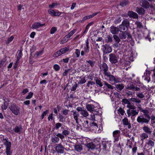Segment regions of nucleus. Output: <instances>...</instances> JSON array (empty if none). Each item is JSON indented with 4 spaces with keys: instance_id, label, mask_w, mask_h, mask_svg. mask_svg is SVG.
Listing matches in <instances>:
<instances>
[{
    "instance_id": "obj_39",
    "label": "nucleus",
    "mask_w": 155,
    "mask_h": 155,
    "mask_svg": "<svg viewBox=\"0 0 155 155\" xmlns=\"http://www.w3.org/2000/svg\"><path fill=\"white\" fill-rule=\"evenodd\" d=\"M52 142L54 143H57L59 140V138L55 136L51 138Z\"/></svg>"
},
{
    "instance_id": "obj_42",
    "label": "nucleus",
    "mask_w": 155,
    "mask_h": 155,
    "mask_svg": "<svg viewBox=\"0 0 155 155\" xmlns=\"http://www.w3.org/2000/svg\"><path fill=\"white\" fill-rule=\"evenodd\" d=\"M107 39V43H112L113 41L112 37L110 35H108L106 37Z\"/></svg>"
},
{
    "instance_id": "obj_38",
    "label": "nucleus",
    "mask_w": 155,
    "mask_h": 155,
    "mask_svg": "<svg viewBox=\"0 0 155 155\" xmlns=\"http://www.w3.org/2000/svg\"><path fill=\"white\" fill-rule=\"evenodd\" d=\"M80 114L82 115L83 117H86L89 115L87 112L86 110H84L82 111V112H81Z\"/></svg>"
},
{
    "instance_id": "obj_23",
    "label": "nucleus",
    "mask_w": 155,
    "mask_h": 155,
    "mask_svg": "<svg viewBox=\"0 0 155 155\" xmlns=\"http://www.w3.org/2000/svg\"><path fill=\"white\" fill-rule=\"evenodd\" d=\"M120 134V131L119 130H116L113 132V135L115 140L117 141L118 140Z\"/></svg>"
},
{
    "instance_id": "obj_48",
    "label": "nucleus",
    "mask_w": 155,
    "mask_h": 155,
    "mask_svg": "<svg viewBox=\"0 0 155 155\" xmlns=\"http://www.w3.org/2000/svg\"><path fill=\"white\" fill-rule=\"evenodd\" d=\"M122 122L124 125H127L129 124L128 119L126 118H124L122 120Z\"/></svg>"
},
{
    "instance_id": "obj_17",
    "label": "nucleus",
    "mask_w": 155,
    "mask_h": 155,
    "mask_svg": "<svg viewBox=\"0 0 155 155\" xmlns=\"http://www.w3.org/2000/svg\"><path fill=\"white\" fill-rule=\"evenodd\" d=\"M55 148V150L58 153H63L64 152L65 148L61 143L58 144Z\"/></svg>"
},
{
    "instance_id": "obj_8",
    "label": "nucleus",
    "mask_w": 155,
    "mask_h": 155,
    "mask_svg": "<svg viewBox=\"0 0 155 155\" xmlns=\"http://www.w3.org/2000/svg\"><path fill=\"white\" fill-rule=\"evenodd\" d=\"M102 50L104 53L108 54L112 51V48L107 43L103 45L102 46Z\"/></svg>"
},
{
    "instance_id": "obj_49",
    "label": "nucleus",
    "mask_w": 155,
    "mask_h": 155,
    "mask_svg": "<svg viewBox=\"0 0 155 155\" xmlns=\"http://www.w3.org/2000/svg\"><path fill=\"white\" fill-rule=\"evenodd\" d=\"M57 28L55 27H52L50 30V33L51 34H54L57 31Z\"/></svg>"
},
{
    "instance_id": "obj_34",
    "label": "nucleus",
    "mask_w": 155,
    "mask_h": 155,
    "mask_svg": "<svg viewBox=\"0 0 155 155\" xmlns=\"http://www.w3.org/2000/svg\"><path fill=\"white\" fill-rule=\"evenodd\" d=\"M128 15L130 18H136V13L132 11H129L128 12Z\"/></svg>"
},
{
    "instance_id": "obj_12",
    "label": "nucleus",
    "mask_w": 155,
    "mask_h": 155,
    "mask_svg": "<svg viewBox=\"0 0 155 155\" xmlns=\"http://www.w3.org/2000/svg\"><path fill=\"white\" fill-rule=\"evenodd\" d=\"M140 4L141 6L145 9H148L152 7V5L147 0H141Z\"/></svg>"
},
{
    "instance_id": "obj_32",
    "label": "nucleus",
    "mask_w": 155,
    "mask_h": 155,
    "mask_svg": "<svg viewBox=\"0 0 155 155\" xmlns=\"http://www.w3.org/2000/svg\"><path fill=\"white\" fill-rule=\"evenodd\" d=\"M113 38L115 42L117 43H119L121 41V39L120 38L119 36H118L116 35H114L113 36Z\"/></svg>"
},
{
    "instance_id": "obj_3",
    "label": "nucleus",
    "mask_w": 155,
    "mask_h": 155,
    "mask_svg": "<svg viewBox=\"0 0 155 155\" xmlns=\"http://www.w3.org/2000/svg\"><path fill=\"white\" fill-rule=\"evenodd\" d=\"M110 146V143L108 141H103L101 145H97V147L99 148V149H98V151H99L100 150V149L106 151H109Z\"/></svg>"
},
{
    "instance_id": "obj_40",
    "label": "nucleus",
    "mask_w": 155,
    "mask_h": 155,
    "mask_svg": "<svg viewBox=\"0 0 155 155\" xmlns=\"http://www.w3.org/2000/svg\"><path fill=\"white\" fill-rule=\"evenodd\" d=\"M69 48L67 47H65L60 49V50L62 54L65 53L69 50Z\"/></svg>"
},
{
    "instance_id": "obj_22",
    "label": "nucleus",
    "mask_w": 155,
    "mask_h": 155,
    "mask_svg": "<svg viewBox=\"0 0 155 155\" xmlns=\"http://www.w3.org/2000/svg\"><path fill=\"white\" fill-rule=\"evenodd\" d=\"M22 127L21 125H19L18 126H16L13 129L15 133H17L18 134H20L21 133H22Z\"/></svg>"
},
{
    "instance_id": "obj_41",
    "label": "nucleus",
    "mask_w": 155,
    "mask_h": 155,
    "mask_svg": "<svg viewBox=\"0 0 155 155\" xmlns=\"http://www.w3.org/2000/svg\"><path fill=\"white\" fill-rule=\"evenodd\" d=\"M73 115L74 116V118L75 120H77V118H78V117L79 116V113L76 111H73Z\"/></svg>"
},
{
    "instance_id": "obj_2",
    "label": "nucleus",
    "mask_w": 155,
    "mask_h": 155,
    "mask_svg": "<svg viewBox=\"0 0 155 155\" xmlns=\"http://www.w3.org/2000/svg\"><path fill=\"white\" fill-rule=\"evenodd\" d=\"M144 85L143 84L141 83L139 78H136V91H139V92H136V95L139 97L140 98H143L144 97V96L143 94V92L144 90Z\"/></svg>"
},
{
    "instance_id": "obj_18",
    "label": "nucleus",
    "mask_w": 155,
    "mask_h": 155,
    "mask_svg": "<svg viewBox=\"0 0 155 155\" xmlns=\"http://www.w3.org/2000/svg\"><path fill=\"white\" fill-rule=\"evenodd\" d=\"M48 12L51 15L53 16H59L62 13V12H55L54 10L52 9L48 10Z\"/></svg>"
},
{
    "instance_id": "obj_35",
    "label": "nucleus",
    "mask_w": 155,
    "mask_h": 155,
    "mask_svg": "<svg viewBox=\"0 0 155 155\" xmlns=\"http://www.w3.org/2000/svg\"><path fill=\"white\" fill-rule=\"evenodd\" d=\"M95 84V83L94 82L89 81H88L86 86L90 88H92V86L94 85Z\"/></svg>"
},
{
    "instance_id": "obj_45",
    "label": "nucleus",
    "mask_w": 155,
    "mask_h": 155,
    "mask_svg": "<svg viewBox=\"0 0 155 155\" xmlns=\"http://www.w3.org/2000/svg\"><path fill=\"white\" fill-rule=\"evenodd\" d=\"M14 38V37L13 36H11L10 38H8L6 42V45H8L11 42Z\"/></svg>"
},
{
    "instance_id": "obj_10",
    "label": "nucleus",
    "mask_w": 155,
    "mask_h": 155,
    "mask_svg": "<svg viewBox=\"0 0 155 155\" xmlns=\"http://www.w3.org/2000/svg\"><path fill=\"white\" fill-rule=\"evenodd\" d=\"M122 33L119 34V36L120 38L123 41H126L127 37L129 39H132L131 35L128 33H126L125 31L121 32Z\"/></svg>"
},
{
    "instance_id": "obj_62",
    "label": "nucleus",
    "mask_w": 155,
    "mask_h": 155,
    "mask_svg": "<svg viewBox=\"0 0 155 155\" xmlns=\"http://www.w3.org/2000/svg\"><path fill=\"white\" fill-rule=\"evenodd\" d=\"M56 135L58 137H60L61 139H63L64 138V135L60 133Z\"/></svg>"
},
{
    "instance_id": "obj_14",
    "label": "nucleus",
    "mask_w": 155,
    "mask_h": 155,
    "mask_svg": "<svg viewBox=\"0 0 155 155\" xmlns=\"http://www.w3.org/2000/svg\"><path fill=\"white\" fill-rule=\"evenodd\" d=\"M86 108L87 110L90 112H94V114H99L98 111L97 110V109H94L95 107L93 104H87L86 105Z\"/></svg>"
},
{
    "instance_id": "obj_55",
    "label": "nucleus",
    "mask_w": 155,
    "mask_h": 155,
    "mask_svg": "<svg viewBox=\"0 0 155 155\" xmlns=\"http://www.w3.org/2000/svg\"><path fill=\"white\" fill-rule=\"evenodd\" d=\"M6 59L5 58H3L2 60L0 61V68L2 66L5 62L6 61Z\"/></svg>"
},
{
    "instance_id": "obj_24",
    "label": "nucleus",
    "mask_w": 155,
    "mask_h": 155,
    "mask_svg": "<svg viewBox=\"0 0 155 155\" xmlns=\"http://www.w3.org/2000/svg\"><path fill=\"white\" fill-rule=\"evenodd\" d=\"M45 25V24H41L39 22H36L32 25V28L34 29H37L40 27L44 26Z\"/></svg>"
},
{
    "instance_id": "obj_36",
    "label": "nucleus",
    "mask_w": 155,
    "mask_h": 155,
    "mask_svg": "<svg viewBox=\"0 0 155 155\" xmlns=\"http://www.w3.org/2000/svg\"><path fill=\"white\" fill-rule=\"evenodd\" d=\"M128 1L127 0H123L120 2V5L122 7H124L128 4Z\"/></svg>"
},
{
    "instance_id": "obj_9",
    "label": "nucleus",
    "mask_w": 155,
    "mask_h": 155,
    "mask_svg": "<svg viewBox=\"0 0 155 155\" xmlns=\"http://www.w3.org/2000/svg\"><path fill=\"white\" fill-rule=\"evenodd\" d=\"M135 89V87L134 85L131 84L125 89L126 93L128 96L132 95L135 92L134 91Z\"/></svg>"
},
{
    "instance_id": "obj_60",
    "label": "nucleus",
    "mask_w": 155,
    "mask_h": 155,
    "mask_svg": "<svg viewBox=\"0 0 155 155\" xmlns=\"http://www.w3.org/2000/svg\"><path fill=\"white\" fill-rule=\"evenodd\" d=\"M53 68L56 71H58L60 69V67L58 65L56 64H54V65Z\"/></svg>"
},
{
    "instance_id": "obj_51",
    "label": "nucleus",
    "mask_w": 155,
    "mask_h": 155,
    "mask_svg": "<svg viewBox=\"0 0 155 155\" xmlns=\"http://www.w3.org/2000/svg\"><path fill=\"white\" fill-rule=\"evenodd\" d=\"M58 117L59 119V121L60 122L63 123V120L65 119L63 115L60 114L59 115Z\"/></svg>"
},
{
    "instance_id": "obj_5",
    "label": "nucleus",
    "mask_w": 155,
    "mask_h": 155,
    "mask_svg": "<svg viewBox=\"0 0 155 155\" xmlns=\"http://www.w3.org/2000/svg\"><path fill=\"white\" fill-rule=\"evenodd\" d=\"M110 83H116L118 82V78L116 76H114L111 74L110 72L104 75Z\"/></svg>"
},
{
    "instance_id": "obj_56",
    "label": "nucleus",
    "mask_w": 155,
    "mask_h": 155,
    "mask_svg": "<svg viewBox=\"0 0 155 155\" xmlns=\"http://www.w3.org/2000/svg\"><path fill=\"white\" fill-rule=\"evenodd\" d=\"M33 94V93L32 92H30L28 95L26 97V99H29L32 97Z\"/></svg>"
},
{
    "instance_id": "obj_46",
    "label": "nucleus",
    "mask_w": 155,
    "mask_h": 155,
    "mask_svg": "<svg viewBox=\"0 0 155 155\" xmlns=\"http://www.w3.org/2000/svg\"><path fill=\"white\" fill-rule=\"evenodd\" d=\"M81 79L79 81L78 84H83L85 83L86 82V80H85L84 78H80Z\"/></svg>"
},
{
    "instance_id": "obj_6",
    "label": "nucleus",
    "mask_w": 155,
    "mask_h": 155,
    "mask_svg": "<svg viewBox=\"0 0 155 155\" xmlns=\"http://www.w3.org/2000/svg\"><path fill=\"white\" fill-rule=\"evenodd\" d=\"M9 108L15 115H17L19 113L20 107L15 103L12 104Z\"/></svg>"
},
{
    "instance_id": "obj_27",
    "label": "nucleus",
    "mask_w": 155,
    "mask_h": 155,
    "mask_svg": "<svg viewBox=\"0 0 155 155\" xmlns=\"http://www.w3.org/2000/svg\"><path fill=\"white\" fill-rule=\"evenodd\" d=\"M143 131L147 134H150L151 133V130L149 127L147 126H144L143 127Z\"/></svg>"
},
{
    "instance_id": "obj_33",
    "label": "nucleus",
    "mask_w": 155,
    "mask_h": 155,
    "mask_svg": "<svg viewBox=\"0 0 155 155\" xmlns=\"http://www.w3.org/2000/svg\"><path fill=\"white\" fill-rule=\"evenodd\" d=\"M74 149L78 152H80L82 150V146L81 145H75Z\"/></svg>"
},
{
    "instance_id": "obj_4",
    "label": "nucleus",
    "mask_w": 155,
    "mask_h": 155,
    "mask_svg": "<svg viewBox=\"0 0 155 155\" xmlns=\"http://www.w3.org/2000/svg\"><path fill=\"white\" fill-rule=\"evenodd\" d=\"M136 25H137L136 28L137 29V32H136V37L139 39H140L142 38V34H143L141 31L143 26L141 23L137 21H136Z\"/></svg>"
},
{
    "instance_id": "obj_26",
    "label": "nucleus",
    "mask_w": 155,
    "mask_h": 155,
    "mask_svg": "<svg viewBox=\"0 0 155 155\" xmlns=\"http://www.w3.org/2000/svg\"><path fill=\"white\" fill-rule=\"evenodd\" d=\"M137 9H136V12L140 15H143L145 13V10L143 8L140 7V8H138L137 7L136 8Z\"/></svg>"
},
{
    "instance_id": "obj_57",
    "label": "nucleus",
    "mask_w": 155,
    "mask_h": 155,
    "mask_svg": "<svg viewBox=\"0 0 155 155\" xmlns=\"http://www.w3.org/2000/svg\"><path fill=\"white\" fill-rule=\"evenodd\" d=\"M62 125L60 123H57L55 125V127L56 129L58 130L59 128L61 127Z\"/></svg>"
},
{
    "instance_id": "obj_37",
    "label": "nucleus",
    "mask_w": 155,
    "mask_h": 155,
    "mask_svg": "<svg viewBox=\"0 0 155 155\" xmlns=\"http://www.w3.org/2000/svg\"><path fill=\"white\" fill-rule=\"evenodd\" d=\"M104 85H105L107 88L109 89H114V87L112 86L111 84H108L106 81H104Z\"/></svg>"
},
{
    "instance_id": "obj_19",
    "label": "nucleus",
    "mask_w": 155,
    "mask_h": 155,
    "mask_svg": "<svg viewBox=\"0 0 155 155\" xmlns=\"http://www.w3.org/2000/svg\"><path fill=\"white\" fill-rule=\"evenodd\" d=\"M119 31H120L119 28L113 26H111L110 28V31L114 35L118 34Z\"/></svg>"
},
{
    "instance_id": "obj_63",
    "label": "nucleus",
    "mask_w": 155,
    "mask_h": 155,
    "mask_svg": "<svg viewBox=\"0 0 155 155\" xmlns=\"http://www.w3.org/2000/svg\"><path fill=\"white\" fill-rule=\"evenodd\" d=\"M43 53V51H41L39 52H37L35 54L34 56L37 57L41 55Z\"/></svg>"
},
{
    "instance_id": "obj_61",
    "label": "nucleus",
    "mask_w": 155,
    "mask_h": 155,
    "mask_svg": "<svg viewBox=\"0 0 155 155\" xmlns=\"http://www.w3.org/2000/svg\"><path fill=\"white\" fill-rule=\"evenodd\" d=\"M84 51L86 53L88 54L89 52V46H86L84 48Z\"/></svg>"
},
{
    "instance_id": "obj_43",
    "label": "nucleus",
    "mask_w": 155,
    "mask_h": 155,
    "mask_svg": "<svg viewBox=\"0 0 155 155\" xmlns=\"http://www.w3.org/2000/svg\"><path fill=\"white\" fill-rule=\"evenodd\" d=\"M122 24L126 26L127 27H128L129 25V21L127 20H124L122 22Z\"/></svg>"
},
{
    "instance_id": "obj_25",
    "label": "nucleus",
    "mask_w": 155,
    "mask_h": 155,
    "mask_svg": "<svg viewBox=\"0 0 155 155\" xmlns=\"http://www.w3.org/2000/svg\"><path fill=\"white\" fill-rule=\"evenodd\" d=\"M87 146L89 149L91 150L96 148L97 149H98V147H96V146L93 143H90L87 144Z\"/></svg>"
},
{
    "instance_id": "obj_20",
    "label": "nucleus",
    "mask_w": 155,
    "mask_h": 155,
    "mask_svg": "<svg viewBox=\"0 0 155 155\" xmlns=\"http://www.w3.org/2000/svg\"><path fill=\"white\" fill-rule=\"evenodd\" d=\"M137 121L139 123L143 124L144 123L148 124L149 122V120L143 117H141L139 116L137 119Z\"/></svg>"
},
{
    "instance_id": "obj_28",
    "label": "nucleus",
    "mask_w": 155,
    "mask_h": 155,
    "mask_svg": "<svg viewBox=\"0 0 155 155\" xmlns=\"http://www.w3.org/2000/svg\"><path fill=\"white\" fill-rule=\"evenodd\" d=\"M119 29L120 31L123 32L122 31H125L126 32L127 30V27L124 25L121 24L119 26Z\"/></svg>"
},
{
    "instance_id": "obj_44",
    "label": "nucleus",
    "mask_w": 155,
    "mask_h": 155,
    "mask_svg": "<svg viewBox=\"0 0 155 155\" xmlns=\"http://www.w3.org/2000/svg\"><path fill=\"white\" fill-rule=\"evenodd\" d=\"M130 101H129L127 99H123L122 101V104L124 105L125 104H127L128 105Z\"/></svg>"
},
{
    "instance_id": "obj_21",
    "label": "nucleus",
    "mask_w": 155,
    "mask_h": 155,
    "mask_svg": "<svg viewBox=\"0 0 155 155\" xmlns=\"http://www.w3.org/2000/svg\"><path fill=\"white\" fill-rule=\"evenodd\" d=\"M94 80L95 81V83L97 87H102L103 86L101 79L100 78L95 77L94 78Z\"/></svg>"
},
{
    "instance_id": "obj_58",
    "label": "nucleus",
    "mask_w": 155,
    "mask_h": 155,
    "mask_svg": "<svg viewBox=\"0 0 155 155\" xmlns=\"http://www.w3.org/2000/svg\"><path fill=\"white\" fill-rule=\"evenodd\" d=\"M60 50H58L54 54V55L55 57H58L62 54Z\"/></svg>"
},
{
    "instance_id": "obj_7",
    "label": "nucleus",
    "mask_w": 155,
    "mask_h": 155,
    "mask_svg": "<svg viewBox=\"0 0 155 155\" xmlns=\"http://www.w3.org/2000/svg\"><path fill=\"white\" fill-rule=\"evenodd\" d=\"M3 140L5 141V142L4 143V144L6 146L7 155H11L12 153L11 151V142H9L8 139H4Z\"/></svg>"
},
{
    "instance_id": "obj_64",
    "label": "nucleus",
    "mask_w": 155,
    "mask_h": 155,
    "mask_svg": "<svg viewBox=\"0 0 155 155\" xmlns=\"http://www.w3.org/2000/svg\"><path fill=\"white\" fill-rule=\"evenodd\" d=\"M22 56V51L21 50H20L19 51V52L18 54V55L17 57V58H19L20 59Z\"/></svg>"
},
{
    "instance_id": "obj_50",
    "label": "nucleus",
    "mask_w": 155,
    "mask_h": 155,
    "mask_svg": "<svg viewBox=\"0 0 155 155\" xmlns=\"http://www.w3.org/2000/svg\"><path fill=\"white\" fill-rule=\"evenodd\" d=\"M78 84L76 83H75V84L71 88V91H74L76 90V88L78 87Z\"/></svg>"
},
{
    "instance_id": "obj_47",
    "label": "nucleus",
    "mask_w": 155,
    "mask_h": 155,
    "mask_svg": "<svg viewBox=\"0 0 155 155\" xmlns=\"http://www.w3.org/2000/svg\"><path fill=\"white\" fill-rule=\"evenodd\" d=\"M70 131L68 130H64L62 132V134L65 136L68 135L70 134Z\"/></svg>"
},
{
    "instance_id": "obj_13",
    "label": "nucleus",
    "mask_w": 155,
    "mask_h": 155,
    "mask_svg": "<svg viewBox=\"0 0 155 155\" xmlns=\"http://www.w3.org/2000/svg\"><path fill=\"white\" fill-rule=\"evenodd\" d=\"M150 71H148L147 68L145 72H144L143 75L142 77L143 78L144 80L147 81L148 82H149L150 80Z\"/></svg>"
},
{
    "instance_id": "obj_1",
    "label": "nucleus",
    "mask_w": 155,
    "mask_h": 155,
    "mask_svg": "<svg viewBox=\"0 0 155 155\" xmlns=\"http://www.w3.org/2000/svg\"><path fill=\"white\" fill-rule=\"evenodd\" d=\"M130 102L128 105H127V107L129 108V109L127 111V113L129 116H131L133 117L136 115V110L135 109V106L134 105V102H136V98H132L129 99Z\"/></svg>"
},
{
    "instance_id": "obj_31",
    "label": "nucleus",
    "mask_w": 155,
    "mask_h": 155,
    "mask_svg": "<svg viewBox=\"0 0 155 155\" xmlns=\"http://www.w3.org/2000/svg\"><path fill=\"white\" fill-rule=\"evenodd\" d=\"M124 87V86L123 84H118L116 85V88L117 91H120L123 89Z\"/></svg>"
},
{
    "instance_id": "obj_52",
    "label": "nucleus",
    "mask_w": 155,
    "mask_h": 155,
    "mask_svg": "<svg viewBox=\"0 0 155 155\" xmlns=\"http://www.w3.org/2000/svg\"><path fill=\"white\" fill-rule=\"evenodd\" d=\"M118 113L122 115H123L125 113L124 110L121 107L118 110Z\"/></svg>"
},
{
    "instance_id": "obj_15",
    "label": "nucleus",
    "mask_w": 155,
    "mask_h": 155,
    "mask_svg": "<svg viewBox=\"0 0 155 155\" xmlns=\"http://www.w3.org/2000/svg\"><path fill=\"white\" fill-rule=\"evenodd\" d=\"M100 68L101 71H103V74L104 75L108 73V67L107 64L103 62L101 66H100Z\"/></svg>"
},
{
    "instance_id": "obj_11",
    "label": "nucleus",
    "mask_w": 155,
    "mask_h": 155,
    "mask_svg": "<svg viewBox=\"0 0 155 155\" xmlns=\"http://www.w3.org/2000/svg\"><path fill=\"white\" fill-rule=\"evenodd\" d=\"M109 56V61L111 64H115L117 62L118 58L114 54H110Z\"/></svg>"
},
{
    "instance_id": "obj_53",
    "label": "nucleus",
    "mask_w": 155,
    "mask_h": 155,
    "mask_svg": "<svg viewBox=\"0 0 155 155\" xmlns=\"http://www.w3.org/2000/svg\"><path fill=\"white\" fill-rule=\"evenodd\" d=\"M48 110H46L45 111H44L43 113L41 115V120H42L45 116L47 115V114L48 113Z\"/></svg>"
},
{
    "instance_id": "obj_54",
    "label": "nucleus",
    "mask_w": 155,
    "mask_h": 155,
    "mask_svg": "<svg viewBox=\"0 0 155 155\" xmlns=\"http://www.w3.org/2000/svg\"><path fill=\"white\" fill-rule=\"evenodd\" d=\"M86 62L89 63L92 67H93L94 66L95 63L94 61H92L91 60L87 61H86Z\"/></svg>"
},
{
    "instance_id": "obj_30",
    "label": "nucleus",
    "mask_w": 155,
    "mask_h": 155,
    "mask_svg": "<svg viewBox=\"0 0 155 155\" xmlns=\"http://www.w3.org/2000/svg\"><path fill=\"white\" fill-rule=\"evenodd\" d=\"M76 29H74L73 30L71 31L67 35H66L65 36V38L68 39L76 31Z\"/></svg>"
},
{
    "instance_id": "obj_29",
    "label": "nucleus",
    "mask_w": 155,
    "mask_h": 155,
    "mask_svg": "<svg viewBox=\"0 0 155 155\" xmlns=\"http://www.w3.org/2000/svg\"><path fill=\"white\" fill-rule=\"evenodd\" d=\"M9 101H5L3 104L1 106V108L2 110H5L7 108L8 105L9 104L8 102Z\"/></svg>"
},
{
    "instance_id": "obj_59",
    "label": "nucleus",
    "mask_w": 155,
    "mask_h": 155,
    "mask_svg": "<svg viewBox=\"0 0 155 155\" xmlns=\"http://www.w3.org/2000/svg\"><path fill=\"white\" fill-rule=\"evenodd\" d=\"M80 50L78 49H76L75 50V54L76 55V57L79 58L80 55Z\"/></svg>"
},
{
    "instance_id": "obj_16",
    "label": "nucleus",
    "mask_w": 155,
    "mask_h": 155,
    "mask_svg": "<svg viewBox=\"0 0 155 155\" xmlns=\"http://www.w3.org/2000/svg\"><path fill=\"white\" fill-rule=\"evenodd\" d=\"M82 125L81 126L83 130L88 131L89 130L90 127L88 125V121L87 120H82L81 121Z\"/></svg>"
}]
</instances>
